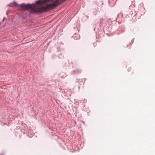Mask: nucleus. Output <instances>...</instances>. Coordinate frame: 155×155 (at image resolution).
<instances>
[{
	"label": "nucleus",
	"mask_w": 155,
	"mask_h": 155,
	"mask_svg": "<svg viewBox=\"0 0 155 155\" xmlns=\"http://www.w3.org/2000/svg\"><path fill=\"white\" fill-rule=\"evenodd\" d=\"M75 37L74 39H79L80 38V36L78 34V33H75V34L74 35V36Z\"/></svg>",
	"instance_id": "1"
},
{
	"label": "nucleus",
	"mask_w": 155,
	"mask_h": 155,
	"mask_svg": "<svg viewBox=\"0 0 155 155\" xmlns=\"http://www.w3.org/2000/svg\"><path fill=\"white\" fill-rule=\"evenodd\" d=\"M74 72H75V73H79L80 72V71H79L78 70H76L74 71Z\"/></svg>",
	"instance_id": "2"
},
{
	"label": "nucleus",
	"mask_w": 155,
	"mask_h": 155,
	"mask_svg": "<svg viewBox=\"0 0 155 155\" xmlns=\"http://www.w3.org/2000/svg\"><path fill=\"white\" fill-rule=\"evenodd\" d=\"M61 77H63V76H60Z\"/></svg>",
	"instance_id": "3"
}]
</instances>
